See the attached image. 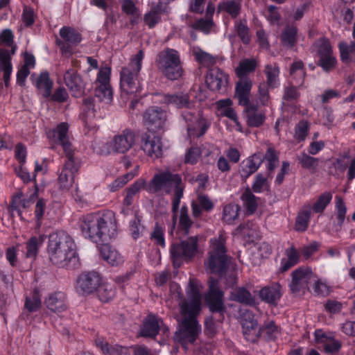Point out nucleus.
I'll use <instances>...</instances> for the list:
<instances>
[{"label": "nucleus", "instance_id": "1", "mask_svg": "<svg viewBox=\"0 0 355 355\" xmlns=\"http://www.w3.org/2000/svg\"><path fill=\"white\" fill-rule=\"evenodd\" d=\"M80 227L85 238L98 245L100 254L108 264L116 266L123 262L118 250L109 244L116 234V223H82Z\"/></svg>", "mask_w": 355, "mask_h": 355}, {"label": "nucleus", "instance_id": "2", "mask_svg": "<svg viewBox=\"0 0 355 355\" xmlns=\"http://www.w3.org/2000/svg\"><path fill=\"white\" fill-rule=\"evenodd\" d=\"M47 253L49 261L60 268L72 270L80 264L76 244L64 232H57L49 235Z\"/></svg>", "mask_w": 355, "mask_h": 355}, {"label": "nucleus", "instance_id": "3", "mask_svg": "<svg viewBox=\"0 0 355 355\" xmlns=\"http://www.w3.org/2000/svg\"><path fill=\"white\" fill-rule=\"evenodd\" d=\"M173 187H174V195L172 205L179 207L184 189V185L179 174L173 173L169 171L155 174L150 180V184L148 190L151 193H156L161 190H164L166 193L169 194Z\"/></svg>", "mask_w": 355, "mask_h": 355}, {"label": "nucleus", "instance_id": "4", "mask_svg": "<svg viewBox=\"0 0 355 355\" xmlns=\"http://www.w3.org/2000/svg\"><path fill=\"white\" fill-rule=\"evenodd\" d=\"M144 51L140 49L131 58L127 66L123 67L120 71V88L122 92L127 94L140 93L142 88L137 81L138 76L142 67Z\"/></svg>", "mask_w": 355, "mask_h": 355}, {"label": "nucleus", "instance_id": "5", "mask_svg": "<svg viewBox=\"0 0 355 355\" xmlns=\"http://www.w3.org/2000/svg\"><path fill=\"white\" fill-rule=\"evenodd\" d=\"M155 63L163 76L171 80L179 79L183 73L180 54L178 51L166 48L160 51L156 58Z\"/></svg>", "mask_w": 355, "mask_h": 355}, {"label": "nucleus", "instance_id": "6", "mask_svg": "<svg viewBox=\"0 0 355 355\" xmlns=\"http://www.w3.org/2000/svg\"><path fill=\"white\" fill-rule=\"evenodd\" d=\"M0 44L10 49L0 48V72H3V80L6 87L10 86L12 71V55L15 54L17 46L14 44V35L10 29H4L0 33Z\"/></svg>", "mask_w": 355, "mask_h": 355}, {"label": "nucleus", "instance_id": "7", "mask_svg": "<svg viewBox=\"0 0 355 355\" xmlns=\"http://www.w3.org/2000/svg\"><path fill=\"white\" fill-rule=\"evenodd\" d=\"M232 257L227 254L225 244L217 239L212 243V248L208 252L205 266L211 274L225 273L230 268Z\"/></svg>", "mask_w": 355, "mask_h": 355}, {"label": "nucleus", "instance_id": "8", "mask_svg": "<svg viewBox=\"0 0 355 355\" xmlns=\"http://www.w3.org/2000/svg\"><path fill=\"white\" fill-rule=\"evenodd\" d=\"M205 303L212 314H218L216 320L223 322L227 307L224 302V292L218 286V279L211 277L209 280V288L205 294Z\"/></svg>", "mask_w": 355, "mask_h": 355}, {"label": "nucleus", "instance_id": "9", "mask_svg": "<svg viewBox=\"0 0 355 355\" xmlns=\"http://www.w3.org/2000/svg\"><path fill=\"white\" fill-rule=\"evenodd\" d=\"M103 277L96 271L83 272L76 281L77 291L83 295L94 293L102 283Z\"/></svg>", "mask_w": 355, "mask_h": 355}, {"label": "nucleus", "instance_id": "10", "mask_svg": "<svg viewBox=\"0 0 355 355\" xmlns=\"http://www.w3.org/2000/svg\"><path fill=\"white\" fill-rule=\"evenodd\" d=\"M66 158L64 167L58 177V182L61 188L69 189L74 182L80 162L73 155H66Z\"/></svg>", "mask_w": 355, "mask_h": 355}, {"label": "nucleus", "instance_id": "11", "mask_svg": "<svg viewBox=\"0 0 355 355\" xmlns=\"http://www.w3.org/2000/svg\"><path fill=\"white\" fill-rule=\"evenodd\" d=\"M135 133L130 129H125L121 133L114 135L107 143L108 149L115 153H125L135 144Z\"/></svg>", "mask_w": 355, "mask_h": 355}, {"label": "nucleus", "instance_id": "12", "mask_svg": "<svg viewBox=\"0 0 355 355\" xmlns=\"http://www.w3.org/2000/svg\"><path fill=\"white\" fill-rule=\"evenodd\" d=\"M143 119L148 132H157L163 128L166 119V114L161 107L152 106L144 112Z\"/></svg>", "mask_w": 355, "mask_h": 355}, {"label": "nucleus", "instance_id": "13", "mask_svg": "<svg viewBox=\"0 0 355 355\" xmlns=\"http://www.w3.org/2000/svg\"><path fill=\"white\" fill-rule=\"evenodd\" d=\"M198 250V239L191 236L187 241L180 243H173L170 252L174 262L179 259H187L194 257Z\"/></svg>", "mask_w": 355, "mask_h": 355}, {"label": "nucleus", "instance_id": "14", "mask_svg": "<svg viewBox=\"0 0 355 355\" xmlns=\"http://www.w3.org/2000/svg\"><path fill=\"white\" fill-rule=\"evenodd\" d=\"M229 82V76L218 67L210 69L205 78L207 87L212 92L225 93Z\"/></svg>", "mask_w": 355, "mask_h": 355}, {"label": "nucleus", "instance_id": "15", "mask_svg": "<svg viewBox=\"0 0 355 355\" xmlns=\"http://www.w3.org/2000/svg\"><path fill=\"white\" fill-rule=\"evenodd\" d=\"M64 80L73 97L80 98L85 95V83L74 69L71 68L66 71Z\"/></svg>", "mask_w": 355, "mask_h": 355}, {"label": "nucleus", "instance_id": "16", "mask_svg": "<svg viewBox=\"0 0 355 355\" xmlns=\"http://www.w3.org/2000/svg\"><path fill=\"white\" fill-rule=\"evenodd\" d=\"M155 132H145L141 138V148L149 157L158 158L162 155V142Z\"/></svg>", "mask_w": 355, "mask_h": 355}, {"label": "nucleus", "instance_id": "17", "mask_svg": "<svg viewBox=\"0 0 355 355\" xmlns=\"http://www.w3.org/2000/svg\"><path fill=\"white\" fill-rule=\"evenodd\" d=\"M181 339L193 344L201 331V327L196 319L184 318L181 322Z\"/></svg>", "mask_w": 355, "mask_h": 355}, {"label": "nucleus", "instance_id": "18", "mask_svg": "<svg viewBox=\"0 0 355 355\" xmlns=\"http://www.w3.org/2000/svg\"><path fill=\"white\" fill-rule=\"evenodd\" d=\"M281 290L282 286L279 283H272L263 287L259 291V297L262 302L270 306H277L282 296Z\"/></svg>", "mask_w": 355, "mask_h": 355}, {"label": "nucleus", "instance_id": "19", "mask_svg": "<svg viewBox=\"0 0 355 355\" xmlns=\"http://www.w3.org/2000/svg\"><path fill=\"white\" fill-rule=\"evenodd\" d=\"M262 160L259 154L254 153L243 160L240 165L239 173L243 181L246 180L254 173L261 166Z\"/></svg>", "mask_w": 355, "mask_h": 355}, {"label": "nucleus", "instance_id": "20", "mask_svg": "<svg viewBox=\"0 0 355 355\" xmlns=\"http://www.w3.org/2000/svg\"><path fill=\"white\" fill-rule=\"evenodd\" d=\"M161 328L159 319L155 315H148L140 327L139 335L144 338H155Z\"/></svg>", "mask_w": 355, "mask_h": 355}, {"label": "nucleus", "instance_id": "21", "mask_svg": "<svg viewBox=\"0 0 355 355\" xmlns=\"http://www.w3.org/2000/svg\"><path fill=\"white\" fill-rule=\"evenodd\" d=\"M38 186L35 183V191L30 196L29 199H21L23 196V193L21 192H18L12 196L10 205L7 208V211H8L11 215H13V211H16L18 216H21V211L19 209V206H21L25 208L29 205L30 203L33 202L34 198H37L38 195Z\"/></svg>", "mask_w": 355, "mask_h": 355}, {"label": "nucleus", "instance_id": "22", "mask_svg": "<svg viewBox=\"0 0 355 355\" xmlns=\"http://www.w3.org/2000/svg\"><path fill=\"white\" fill-rule=\"evenodd\" d=\"M252 87V81L248 77L240 78L235 87V97L239 101V105L248 104V98Z\"/></svg>", "mask_w": 355, "mask_h": 355}, {"label": "nucleus", "instance_id": "23", "mask_svg": "<svg viewBox=\"0 0 355 355\" xmlns=\"http://www.w3.org/2000/svg\"><path fill=\"white\" fill-rule=\"evenodd\" d=\"M44 304L48 309L54 313H61L67 309L66 295L60 291L50 294Z\"/></svg>", "mask_w": 355, "mask_h": 355}, {"label": "nucleus", "instance_id": "24", "mask_svg": "<svg viewBox=\"0 0 355 355\" xmlns=\"http://www.w3.org/2000/svg\"><path fill=\"white\" fill-rule=\"evenodd\" d=\"M163 102L167 105H172L178 109H191L193 107V103L191 102L189 96L182 92L165 94L163 97Z\"/></svg>", "mask_w": 355, "mask_h": 355}, {"label": "nucleus", "instance_id": "25", "mask_svg": "<svg viewBox=\"0 0 355 355\" xmlns=\"http://www.w3.org/2000/svg\"><path fill=\"white\" fill-rule=\"evenodd\" d=\"M247 243H256L260 240L261 235L255 223H240L236 229Z\"/></svg>", "mask_w": 355, "mask_h": 355}, {"label": "nucleus", "instance_id": "26", "mask_svg": "<svg viewBox=\"0 0 355 355\" xmlns=\"http://www.w3.org/2000/svg\"><path fill=\"white\" fill-rule=\"evenodd\" d=\"M69 125L67 123H59L56 129L53 130V135L57 137L60 144L62 146L65 155H73L71 143L68 140Z\"/></svg>", "mask_w": 355, "mask_h": 355}, {"label": "nucleus", "instance_id": "27", "mask_svg": "<svg viewBox=\"0 0 355 355\" xmlns=\"http://www.w3.org/2000/svg\"><path fill=\"white\" fill-rule=\"evenodd\" d=\"M96 346L102 351L104 355H129V347L119 345H110L102 338L95 340Z\"/></svg>", "mask_w": 355, "mask_h": 355}, {"label": "nucleus", "instance_id": "28", "mask_svg": "<svg viewBox=\"0 0 355 355\" xmlns=\"http://www.w3.org/2000/svg\"><path fill=\"white\" fill-rule=\"evenodd\" d=\"M34 85L44 98L47 99L51 96V90L53 89V81L50 78L49 73L47 71H42L39 74Z\"/></svg>", "mask_w": 355, "mask_h": 355}, {"label": "nucleus", "instance_id": "29", "mask_svg": "<svg viewBox=\"0 0 355 355\" xmlns=\"http://www.w3.org/2000/svg\"><path fill=\"white\" fill-rule=\"evenodd\" d=\"M180 313L187 316L184 318L196 319L201 311V300L190 299L184 300L180 304Z\"/></svg>", "mask_w": 355, "mask_h": 355}, {"label": "nucleus", "instance_id": "30", "mask_svg": "<svg viewBox=\"0 0 355 355\" xmlns=\"http://www.w3.org/2000/svg\"><path fill=\"white\" fill-rule=\"evenodd\" d=\"M230 299L234 302L253 306L256 305L254 297L245 287H238L230 293Z\"/></svg>", "mask_w": 355, "mask_h": 355}, {"label": "nucleus", "instance_id": "31", "mask_svg": "<svg viewBox=\"0 0 355 355\" xmlns=\"http://www.w3.org/2000/svg\"><path fill=\"white\" fill-rule=\"evenodd\" d=\"M80 220L81 222H115V214L110 210L98 211L83 216Z\"/></svg>", "mask_w": 355, "mask_h": 355}, {"label": "nucleus", "instance_id": "32", "mask_svg": "<svg viewBox=\"0 0 355 355\" xmlns=\"http://www.w3.org/2000/svg\"><path fill=\"white\" fill-rule=\"evenodd\" d=\"M297 35L296 27L286 26L279 37L282 46L287 49H292L297 42Z\"/></svg>", "mask_w": 355, "mask_h": 355}, {"label": "nucleus", "instance_id": "33", "mask_svg": "<svg viewBox=\"0 0 355 355\" xmlns=\"http://www.w3.org/2000/svg\"><path fill=\"white\" fill-rule=\"evenodd\" d=\"M338 49L342 62L348 65L355 61V41H352L349 45L347 42H340Z\"/></svg>", "mask_w": 355, "mask_h": 355}, {"label": "nucleus", "instance_id": "34", "mask_svg": "<svg viewBox=\"0 0 355 355\" xmlns=\"http://www.w3.org/2000/svg\"><path fill=\"white\" fill-rule=\"evenodd\" d=\"M241 10V6L239 1L236 0L224 1L218 3L217 12L220 13L225 11L228 13L232 19L236 18Z\"/></svg>", "mask_w": 355, "mask_h": 355}, {"label": "nucleus", "instance_id": "35", "mask_svg": "<svg viewBox=\"0 0 355 355\" xmlns=\"http://www.w3.org/2000/svg\"><path fill=\"white\" fill-rule=\"evenodd\" d=\"M60 36L65 42L73 46L78 45L82 41L81 34L70 26H63L59 32Z\"/></svg>", "mask_w": 355, "mask_h": 355}, {"label": "nucleus", "instance_id": "36", "mask_svg": "<svg viewBox=\"0 0 355 355\" xmlns=\"http://www.w3.org/2000/svg\"><path fill=\"white\" fill-rule=\"evenodd\" d=\"M306 74L304 64L302 60L295 61L291 64L290 75L299 87L303 85Z\"/></svg>", "mask_w": 355, "mask_h": 355}, {"label": "nucleus", "instance_id": "37", "mask_svg": "<svg viewBox=\"0 0 355 355\" xmlns=\"http://www.w3.org/2000/svg\"><path fill=\"white\" fill-rule=\"evenodd\" d=\"M46 236L40 234L38 236H31L26 242V257L35 258L38 253L39 248L43 244Z\"/></svg>", "mask_w": 355, "mask_h": 355}, {"label": "nucleus", "instance_id": "38", "mask_svg": "<svg viewBox=\"0 0 355 355\" xmlns=\"http://www.w3.org/2000/svg\"><path fill=\"white\" fill-rule=\"evenodd\" d=\"M264 73L266 76V85L270 89L277 88L279 86V67L277 64L272 66L271 64H267L264 69Z\"/></svg>", "mask_w": 355, "mask_h": 355}, {"label": "nucleus", "instance_id": "39", "mask_svg": "<svg viewBox=\"0 0 355 355\" xmlns=\"http://www.w3.org/2000/svg\"><path fill=\"white\" fill-rule=\"evenodd\" d=\"M257 61L254 59L246 58L239 62V66L235 70L236 76L239 78L248 77L247 75L254 72L257 68Z\"/></svg>", "mask_w": 355, "mask_h": 355}, {"label": "nucleus", "instance_id": "40", "mask_svg": "<svg viewBox=\"0 0 355 355\" xmlns=\"http://www.w3.org/2000/svg\"><path fill=\"white\" fill-rule=\"evenodd\" d=\"M95 292H96L99 300L104 303L109 302L115 295V289L113 286L103 281Z\"/></svg>", "mask_w": 355, "mask_h": 355}, {"label": "nucleus", "instance_id": "41", "mask_svg": "<svg viewBox=\"0 0 355 355\" xmlns=\"http://www.w3.org/2000/svg\"><path fill=\"white\" fill-rule=\"evenodd\" d=\"M258 198L256 197L250 187H247L241 196V200L244 202L248 213L252 214L257 209Z\"/></svg>", "mask_w": 355, "mask_h": 355}, {"label": "nucleus", "instance_id": "42", "mask_svg": "<svg viewBox=\"0 0 355 355\" xmlns=\"http://www.w3.org/2000/svg\"><path fill=\"white\" fill-rule=\"evenodd\" d=\"M313 45L317 49L318 57L334 54L332 46L327 37H320L315 41Z\"/></svg>", "mask_w": 355, "mask_h": 355}, {"label": "nucleus", "instance_id": "43", "mask_svg": "<svg viewBox=\"0 0 355 355\" xmlns=\"http://www.w3.org/2000/svg\"><path fill=\"white\" fill-rule=\"evenodd\" d=\"M218 286L223 284L225 288H233L238 284V277L236 272L234 270H228L225 273L218 275Z\"/></svg>", "mask_w": 355, "mask_h": 355}, {"label": "nucleus", "instance_id": "44", "mask_svg": "<svg viewBox=\"0 0 355 355\" xmlns=\"http://www.w3.org/2000/svg\"><path fill=\"white\" fill-rule=\"evenodd\" d=\"M332 200V194L329 191H325L319 196L318 198L311 206L313 211L316 214L322 213Z\"/></svg>", "mask_w": 355, "mask_h": 355}, {"label": "nucleus", "instance_id": "45", "mask_svg": "<svg viewBox=\"0 0 355 355\" xmlns=\"http://www.w3.org/2000/svg\"><path fill=\"white\" fill-rule=\"evenodd\" d=\"M277 327L274 321H270L259 328L258 336H263L267 340H275L277 338Z\"/></svg>", "mask_w": 355, "mask_h": 355}, {"label": "nucleus", "instance_id": "46", "mask_svg": "<svg viewBox=\"0 0 355 355\" xmlns=\"http://www.w3.org/2000/svg\"><path fill=\"white\" fill-rule=\"evenodd\" d=\"M337 59L334 54L318 57L316 62L317 66L321 67L323 71L329 73L336 66Z\"/></svg>", "mask_w": 355, "mask_h": 355}, {"label": "nucleus", "instance_id": "47", "mask_svg": "<svg viewBox=\"0 0 355 355\" xmlns=\"http://www.w3.org/2000/svg\"><path fill=\"white\" fill-rule=\"evenodd\" d=\"M269 178L264 175L263 173H257L254 178V181L252 185V192L261 193L264 190L269 191L270 184L268 179Z\"/></svg>", "mask_w": 355, "mask_h": 355}, {"label": "nucleus", "instance_id": "48", "mask_svg": "<svg viewBox=\"0 0 355 355\" xmlns=\"http://www.w3.org/2000/svg\"><path fill=\"white\" fill-rule=\"evenodd\" d=\"M299 164L301 166L309 171H315L319 164V159L317 157H311L305 153H303L297 158Z\"/></svg>", "mask_w": 355, "mask_h": 355}, {"label": "nucleus", "instance_id": "49", "mask_svg": "<svg viewBox=\"0 0 355 355\" xmlns=\"http://www.w3.org/2000/svg\"><path fill=\"white\" fill-rule=\"evenodd\" d=\"M235 28L236 33L240 37L241 40L244 44H248L251 41V36L250 35V30L246 25V21L244 20L240 21L239 23H235Z\"/></svg>", "mask_w": 355, "mask_h": 355}, {"label": "nucleus", "instance_id": "50", "mask_svg": "<svg viewBox=\"0 0 355 355\" xmlns=\"http://www.w3.org/2000/svg\"><path fill=\"white\" fill-rule=\"evenodd\" d=\"M121 10L126 15H129L132 17H140L139 9L136 6L135 2L132 0H122Z\"/></svg>", "mask_w": 355, "mask_h": 355}, {"label": "nucleus", "instance_id": "51", "mask_svg": "<svg viewBox=\"0 0 355 355\" xmlns=\"http://www.w3.org/2000/svg\"><path fill=\"white\" fill-rule=\"evenodd\" d=\"M309 132V123L307 121L302 120L295 128V138L298 142L305 140Z\"/></svg>", "mask_w": 355, "mask_h": 355}, {"label": "nucleus", "instance_id": "52", "mask_svg": "<svg viewBox=\"0 0 355 355\" xmlns=\"http://www.w3.org/2000/svg\"><path fill=\"white\" fill-rule=\"evenodd\" d=\"M94 95L99 98L101 101L107 100L108 102L112 100V89L110 85H96L94 90Z\"/></svg>", "mask_w": 355, "mask_h": 355}, {"label": "nucleus", "instance_id": "53", "mask_svg": "<svg viewBox=\"0 0 355 355\" xmlns=\"http://www.w3.org/2000/svg\"><path fill=\"white\" fill-rule=\"evenodd\" d=\"M150 184V181L147 184L143 178L137 179L130 187L127 188L126 193L135 196L140 189H144L149 193H151L148 189Z\"/></svg>", "mask_w": 355, "mask_h": 355}, {"label": "nucleus", "instance_id": "54", "mask_svg": "<svg viewBox=\"0 0 355 355\" xmlns=\"http://www.w3.org/2000/svg\"><path fill=\"white\" fill-rule=\"evenodd\" d=\"M217 318H214L213 315L207 316L205 319V334L209 338H213L217 334V327L216 321Z\"/></svg>", "mask_w": 355, "mask_h": 355}, {"label": "nucleus", "instance_id": "55", "mask_svg": "<svg viewBox=\"0 0 355 355\" xmlns=\"http://www.w3.org/2000/svg\"><path fill=\"white\" fill-rule=\"evenodd\" d=\"M247 124L249 127L259 128L262 125L265 121L266 116L262 113H250L247 114Z\"/></svg>", "mask_w": 355, "mask_h": 355}, {"label": "nucleus", "instance_id": "56", "mask_svg": "<svg viewBox=\"0 0 355 355\" xmlns=\"http://www.w3.org/2000/svg\"><path fill=\"white\" fill-rule=\"evenodd\" d=\"M41 303L39 293L37 291H35L31 298H26L25 307L30 312L36 311L41 306Z\"/></svg>", "mask_w": 355, "mask_h": 355}, {"label": "nucleus", "instance_id": "57", "mask_svg": "<svg viewBox=\"0 0 355 355\" xmlns=\"http://www.w3.org/2000/svg\"><path fill=\"white\" fill-rule=\"evenodd\" d=\"M301 87L291 85L284 89L283 99L286 101H296L300 97V93L298 89Z\"/></svg>", "mask_w": 355, "mask_h": 355}, {"label": "nucleus", "instance_id": "58", "mask_svg": "<svg viewBox=\"0 0 355 355\" xmlns=\"http://www.w3.org/2000/svg\"><path fill=\"white\" fill-rule=\"evenodd\" d=\"M68 97L69 94L67 89L63 87H59L55 90L53 94H52V90H51V96L49 98L52 101L64 103L67 101Z\"/></svg>", "mask_w": 355, "mask_h": 355}, {"label": "nucleus", "instance_id": "59", "mask_svg": "<svg viewBox=\"0 0 355 355\" xmlns=\"http://www.w3.org/2000/svg\"><path fill=\"white\" fill-rule=\"evenodd\" d=\"M35 17L33 9L29 6H24L21 17L26 27H30L34 24Z\"/></svg>", "mask_w": 355, "mask_h": 355}, {"label": "nucleus", "instance_id": "60", "mask_svg": "<svg viewBox=\"0 0 355 355\" xmlns=\"http://www.w3.org/2000/svg\"><path fill=\"white\" fill-rule=\"evenodd\" d=\"M161 21V16L157 15L151 10L146 12L144 16V22L149 28H153Z\"/></svg>", "mask_w": 355, "mask_h": 355}, {"label": "nucleus", "instance_id": "61", "mask_svg": "<svg viewBox=\"0 0 355 355\" xmlns=\"http://www.w3.org/2000/svg\"><path fill=\"white\" fill-rule=\"evenodd\" d=\"M150 239L155 241V243L164 248L165 246V239L164 236L163 229L156 223L153 232L150 234Z\"/></svg>", "mask_w": 355, "mask_h": 355}, {"label": "nucleus", "instance_id": "62", "mask_svg": "<svg viewBox=\"0 0 355 355\" xmlns=\"http://www.w3.org/2000/svg\"><path fill=\"white\" fill-rule=\"evenodd\" d=\"M110 73H111L110 68L106 67L105 69H101L97 74L96 85H110Z\"/></svg>", "mask_w": 355, "mask_h": 355}, {"label": "nucleus", "instance_id": "63", "mask_svg": "<svg viewBox=\"0 0 355 355\" xmlns=\"http://www.w3.org/2000/svg\"><path fill=\"white\" fill-rule=\"evenodd\" d=\"M213 25L214 21L212 19H205L202 18L197 20L193 27L196 30L207 33L209 32Z\"/></svg>", "mask_w": 355, "mask_h": 355}, {"label": "nucleus", "instance_id": "64", "mask_svg": "<svg viewBox=\"0 0 355 355\" xmlns=\"http://www.w3.org/2000/svg\"><path fill=\"white\" fill-rule=\"evenodd\" d=\"M187 294L190 297V299L201 300L198 286L195 279H189Z\"/></svg>", "mask_w": 355, "mask_h": 355}]
</instances>
